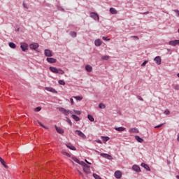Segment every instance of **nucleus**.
Here are the masks:
<instances>
[{
	"label": "nucleus",
	"mask_w": 179,
	"mask_h": 179,
	"mask_svg": "<svg viewBox=\"0 0 179 179\" xmlns=\"http://www.w3.org/2000/svg\"><path fill=\"white\" fill-rule=\"evenodd\" d=\"M74 99H76V100L79 101H80L81 100H83V96H74Z\"/></svg>",
	"instance_id": "31"
},
{
	"label": "nucleus",
	"mask_w": 179,
	"mask_h": 179,
	"mask_svg": "<svg viewBox=\"0 0 179 179\" xmlns=\"http://www.w3.org/2000/svg\"><path fill=\"white\" fill-rule=\"evenodd\" d=\"M85 162H86V163H87V164H91L90 162H87V159H85Z\"/></svg>",
	"instance_id": "52"
},
{
	"label": "nucleus",
	"mask_w": 179,
	"mask_h": 179,
	"mask_svg": "<svg viewBox=\"0 0 179 179\" xmlns=\"http://www.w3.org/2000/svg\"><path fill=\"white\" fill-rule=\"evenodd\" d=\"M59 111L64 114V115H69V114H72V111L70 110H66L64 108H59Z\"/></svg>",
	"instance_id": "2"
},
{
	"label": "nucleus",
	"mask_w": 179,
	"mask_h": 179,
	"mask_svg": "<svg viewBox=\"0 0 179 179\" xmlns=\"http://www.w3.org/2000/svg\"><path fill=\"white\" fill-rule=\"evenodd\" d=\"M130 134H139V130L136 128H131L129 130Z\"/></svg>",
	"instance_id": "13"
},
{
	"label": "nucleus",
	"mask_w": 179,
	"mask_h": 179,
	"mask_svg": "<svg viewBox=\"0 0 179 179\" xmlns=\"http://www.w3.org/2000/svg\"><path fill=\"white\" fill-rule=\"evenodd\" d=\"M76 134L83 139H86V135H85L80 130H76Z\"/></svg>",
	"instance_id": "5"
},
{
	"label": "nucleus",
	"mask_w": 179,
	"mask_h": 179,
	"mask_svg": "<svg viewBox=\"0 0 179 179\" xmlns=\"http://www.w3.org/2000/svg\"><path fill=\"white\" fill-rule=\"evenodd\" d=\"M95 152H96V153H99V151H97V150H96Z\"/></svg>",
	"instance_id": "57"
},
{
	"label": "nucleus",
	"mask_w": 179,
	"mask_h": 179,
	"mask_svg": "<svg viewBox=\"0 0 179 179\" xmlns=\"http://www.w3.org/2000/svg\"><path fill=\"white\" fill-rule=\"evenodd\" d=\"M85 70L87 71V72H92V71H93V67H92V66L90 65H86Z\"/></svg>",
	"instance_id": "19"
},
{
	"label": "nucleus",
	"mask_w": 179,
	"mask_h": 179,
	"mask_svg": "<svg viewBox=\"0 0 179 179\" xmlns=\"http://www.w3.org/2000/svg\"><path fill=\"white\" fill-rule=\"evenodd\" d=\"M46 61H48L49 64H55V62H57V59L52 57H48Z\"/></svg>",
	"instance_id": "12"
},
{
	"label": "nucleus",
	"mask_w": 179,
	"mask_h": 179,
	"mask_svg": "<svg viewBox=\"0 0 179 179\" xmlns=\"http://www.w3.org/2000/svg\"><path fill=\"white\" fill-rule=\"evenodd\" d=\"M99 108L104 109V108H106V105H104L103 103H99Z\"/></svg>",
	"instance_id": "35"
},
{
	"label": "nucleus",
	"mask_w": 179,
	"mask_h": 179,
	"mask_svg": "<svg viewBox=\"0 0 179 179\" xmlns=\"http://www.w3.org/2000/svg\"><path fill=\"white\" fill-rule=\"evenodd\" d=\"M110 59L109 56H102L101 59H103L104 61H108Z\"/></svg>",
	"instance_id": "32"
},
{
	"label": "nucleus",
	"mask_w": 179,
	"mask_h": 179,
	"mask_svg": "<svg viewBox=\"0 0 179 179\" xmlns=\"http://www.w3.org/2000/svg\"><path fill=\"white\" fill-rule=\"evenodd\" d=\"M97 143H101V141L98 140V141H97Z\"/></svg>",
	"instance_id": "51"
},
{
	"label": "nucleus",
	"mask_w": 179,
	"mask_h": 179,
	"mask_svg": "<svg viewBox=\"0 0 179 179\" xmlns=\"http://www.w3.org/2000/svg\"><path fill=\"white\" fill-rule=\"evenodd\" d=\"M71 117L74 121H80V118H79V117L76 116V115H72Z\"/></svg>",
	"instance_id": "25"
},
{
	"label": "nucleus",
	"mask_w": 179,
	"mask_h": 179,
	"mask_svg": "<svg viewBox=\"0 0 179 179\" xmlns=\"http://www.w3.org/2000/svg\"><path fill=\"white\" fill-rule=\"evenodd\" d=\"M141 167H143L148 171H150V168L149 167V165H148V164H146L145 163H141Z\"/></svg>",
	"instance_id": "18"
},
{
	"label": "nucleus",
	"mask_w": 179,
	"mask_h": 179,
	"mask_svg": "<svg viewBox=\"0 0 179 179\" xmlns=\"http://www.w3.org/2000/svg\"><path fill=\"white\" fill-rule=\"evenodd\" d=\"M70 36H71V37H76V31L70 32Z\"/></svg>",
	"instance_id": "37"
},
{
	"label": "nucleus",
	"mask_w": 179,
	"mask_h": 179,
	"mask_svg": "<svg viewBox=\"0 0 179 179\" xmlns=\"http://www.w3.org/2000/svg\"><path fill=\"white\" fill-rule=\"evenodd\" d=\"M138 100H140L141 101H143V98L141 97V96H138Z\"/></svg>",
	"instance_id": "47"
},
{
	"label": "nucleus",
	"mask_w": 179,
	"mask_h": 179,
	"mask_svg": "<svg viewBox=\"0 0 179 179\" xmlns=\"http://www.w3.org/2000/svg\"><path fill=\"white\" fill-rule=\"evenodd\" d=\"M100 155L104 159H108V160H113V157L108 154L101 153Z\"/></svg>",
	"instance_id": "6"
},
{
	"label": "nucleus",
	"mask_w": 179,
	"mask_h": 179,
	"mask_svg": "<svg viewBox=\"0 0 179 179\" xmlns=\"http://www.w3.org/2000/svg\"><path fill=\"white\" fill-rule=\"evenodd\" d=\"M136 141H138L139 143H143V139L139 137V136H135Z\"/></svg>",
	"instance_id": "24"
},
{
	"label": "nucleus",
	"mask_w": 179,
	"mask_h": 179,
	"mask_svg": "<svg viewBox=\"0 0 179 179\" xmlns=\"http://www.w3.org/2000/svg\"><path fill=\"white\" fill-rule=\"evenodd\" d=\"M72 159L73 160V162H76V163H78V164H80V161H79V159L75 157H72Z\"/></svg>",
	"instance_id": "30"
},
{
	"label": "nucleus",
	"mask_w": 179,
	"mask_h": 179,
	"mask_svg": "<svg viewBox=\"0 0 179 179\" xmlns=\"http://www.w3.org/2000/svg\"><path fill=\"white\" fill-rule=\"evenodd\" d=\"M176 177H177L178 179H179V176H177Z\"/></svg>",
	"instance_id": "58"
},
{
	"label": "nucleus",
	"mask_w": 179,
	"mask_h": 179,
	"mask_svg": "<svg viewBox=\"0 0 179 179\" xmlns=\"http://www.w3.org/2000/svg\"><path fill=\"white\" fill-rule=\"evenodd\" d=\"M45 90H47V92H50L51 93H57V90L52 87H45Z\"/></svg>",
	"instance_id": "15"
},
{
	"label": "nucleus",
	"mask_w": 179,
	"mask_h": 179,
	"mask_svg": "<svg viewBox=\"0 0 179 179\" xmlns=\"http://www.w3.org/2000/svg\"><path fill=\"white\" fill-rule=\"evenodd\" d=\"M28 48H29V45H27V43H21L20 48L22 51H27V50H29Z\"/></svg>",
	"instance_id": "4"
},
{
	"label": "nucleus",
	"mask_w": 179,
	"mask_h": 179,
	"mask_svg": "<svg viewBox=\"0 0 179 179\" xmlns=\"http://www.w3.org/2000/svg\"><path fill=\"white\" fill-rule=\"evenodd\" d=\"M90 17L94 19V20H97L99 21L100 20V17H99V15L96 13H91L90 14Z\"/></svg>",
	"instance_id": "3"
},
{
	"label": "nucleus",
	"mask_w": 179,
	"mask_h": 179,
	"mask_svg": "<svg viewBox=\"0 0 179 179\" xmlns=\"http://www.w3.org/2000/svg\"><path fill=\"white\" fill-rule=\"evenodd\" d=\"M38 123L39 124V125H41V127L45 128V129H48V127L44 126V124H43L41 122H38Z\"/></svg>",
	"instance_id": "39"
},
{
	"label": "nucleus",
	"mask_w": 179,
	"mask_h": 179,
	"mask_svg": "<svg viewBox=\"0 0 179 179\" xmlns=\"http://www.w3.org/2000/svg\"><path fill=\"white\" fill-rule=\"evenodd\" d=\"M115 131H118V132H123V131H125V127H115Z\"/></svg>",
	"instance_id": "22"
},
{
	"label": "nucleus",
	"mask_w": 179,
	"mask_h": 179,
	"mask_svg": "<svg viewBox=\"0 0 179 179\" xmlns=\"http://www.w3.org/2000/svg\"><path fill=\"white\" fill-rule=\"evenodd\" d=\"M163 125H164V123L155 126V128H160L161 127H163Z\"/></svg>",
	"instance_id": "43"
},
{
	"label": "nucleus",
	"mask_w": 179,
	"mask_h": 179,
	"mask_svg": "<svg viewBox=\"0 0 179 179\" xmlns=\"http://www.w3.org/2000/svg\"><path fill=\"white\" fill-rule=\"evenodd\" d=\"M110 12L112 15H117V13H118V11H117V10L114 8H110Z\"/></svg>",
	"instance_id": "20"
},
{
	"label": "nucleus",
	"mask_w": 179,
	"mask_h": 179,
	"mask_svg": "<svg viewBox=\"0 0 179 179\" xmlns=\"http://www.w3.org/2000/svg\"><path fill=\"white\" fill-rule=\"evenodd\" d=\"M178 44H179V40H173V41H169V45H173V47H175V45H177Z\"/></svg>",
	"instance_id": "11"
},
{
	"label": "nucleus",
	"mask_w": 179,
	"mask_h": 179,
	"mask_svg": "<svg viewBox=\"0 0 179 179\" xmlns=\"http://www.w3.org/2000/svg\"><path fill=\"white\" fill-rule=\"evenodd\" d=\"M178 33H179V29H178Z\"/></svg>",
	"instance_id": "59"
},
{
	"label": "nucleus",
	"mask_w": 179,
	"mask_h": 179,
	"mask_svg": "<svg viewBox=\"0 0 179 179\" xmlns=\"http://www.w3.org/2000/svg\"><path fill=\"white\" fill-rule=\"evenodd\" d=\"M66 122H68L69 124L72 125V122L71 121V119H69V117H66Z\"/></svg>",
	"instance_id": "34"
},
{
	"label": "nucleus",
	"mask_w": 179,
	"mask_h": 179,
	"mask_svg": "<svg viewBox=\"0 0 179 179\" xmlns=\"http://www.w3.org/2000/svg\"><path fill=\"white\" fill-rule=\"evenodd\" d=\"M178 78H179V73L177 74Z\"/></svg>",
	"instance_id": "56"
},
{
	"label": "nucleus",
	"mask_w": 179,
	"mask_h": 179,
	"mask_svg": "<svg viewBox=\"0 0 179 179\" xmlns=\"http://www.w3.org/2000/svg\"><path fill=\"white\" fill-rule=\"evenodd\" d=\"M24 7L27 8V6H26V5H24Z\"/></svg>",
	"instance_id": "55"
},
{
	"label": "nucleus",
	"mask_w": 179,
	"mask_h": 179,
	"mask_svg": "<svg viewBox=\"0 0 179 179\" xmlns=\"http://www.w3.org/2000/svg\"><path fill=\"white\" fill-rule=\"evenodd\" d=\"M147 63H148V60L144 61L143 63L141 64V66H145Z\"/></svg>",
	"instance_id": "46"
},
{
	"label": "nucleus",
	"mask_w": 179,
	"mask_h": 179,
	"mask_svg": "<svg viewBox=\"0 0 179 179\" xmlns=\"http://www.w3.org/2000/svg\"><path fill=\"white\" fill-rule=\"evenodd\" d=\"M59 85H62V86H65V81L62 80H59L58 81Z\"/></svg>",
	"instance_id": "33"
},
{
	"label": "nucleus",
	"mask_w": 179,
	"mask_h": 179,
	"mask_svg": "<svg viewBox=\"0 0 179 179\" xmlns=\"http://www.w3.org/2000/svg\"><path fill=\"white\" fill-rule=\"evenodd\" d=\"M80 166H83L84 169H90V166L87 165L86 163H85L84 162H80Z\"/></svg>",
	"instance_id": "21"
},
{
	"label": "nucleus",
	"mask_w": 179,
	"mask_h": 179,
	"mask_svg": "<svg viewBox=\"0 0 179 179\" xmlns=\"http://www.w3.org/2000/svg\"><path fill=\"white\" fill-rule=\"evenodd\" d=\"M164 114H165L166 115H170V110H169L168 109L165 110Z\"/></svg>",
	"instance_id": "38"
},
{
	"label": "nucleus",
	"mask_w": 179,
	"mask_h": 179,
	"mask_svg": "<svg viewBox=\"0 0 179 179\" xmlns=\"http://www.w3.org/2000/svg\"><path fill=\"white\" fill-rule=\"evenodd\" d=\"M87 118H88V120H89L91 122H94V117H93V116H92V115H87Z\"/></svg>",
	"instance_id": "28"
},
{
	"label": "nucleus",
	"mask_w": 179,
	"mask_h": 179,
	"mask_svg": "<svg viewBox=\"0 0 179 179\" xmlns=\"http://www.w3.org/2000/svg\"><path fill=\"white\" fill-rule=\"evenodd\" d=\"M55 128L58 134H64V129L62 128L58 127L57 125L55 126Z\"/></svg>",
	"instance_id": "17"
},
{
	"label": "nucleus",
	"mask_w": 179,
	"mask_h": 179,
	"mask_svg": "<svg viewBox=\"0 0 179 179\" xmlns=\"http://www.w3.org/2000/svg\"><path fill=\"white\" fill-rule=\"evenodd\" d=\"M79 173H80V176H83V174L81 172H79Z\"/></svg>",
	"instance_id": "54"
},
{
	"label": "nucleus",
	"mask_w": 179,
	"mask_h": 179,
	"mask_svg": "<svg viewBox=\"0 0 179 179\" xmlns=\"http://www.w3.org/2000/svg\"><path fill=\"white\" fill-rule=\"evenodd\" d=\"M0 162L3 166V167H5V169H8L6 164H5V161L1 157H0Z\"/></svg>",
	"instance_id": "26"
},
{
	"label": "nucleus",
	"mask_w": 179,
	"mask_h": 179,
	"mask_svg": "<svg viewBox=\"0 0 179 179\" xmlns=\"http://www.w3.org/2000/svg\"><path fill=\"white\" fill-rule=\"evenodd\" d=\"M8 45L10 48H16V44H15L13 42H10Z\"/></svg>",
	"instance_id": "27"
},
{
	"label": "nucleus",
	"mask_w": 179,
	"mask_h": 179,
	"mask_svg": "<svg viewBox=\"0 0 179 179\" xmlns=\"http://www.w3.org/2000/svg\"><path fill=\"white\" fill-rule=\"evenodd\" d=\"M44 54L45 57H52V51L50 50L49 49H45L44 51Z\"/></svg>",
	"instance_id": "7"
},
{
	"label": "nucleus",
	"mask_w": 179,
	"mask_h": 179,
	"mask_svg": "<svg viewBox=\"0 0 179 179\" xmlns=\"http://www.w3.org/2000/svg\"><path fill=\"white\" fill-rule=\"evenodd\" d=\"M174 13H176V16L179 17V10H174Z\"/></svg>",
	"instance_id": "44"
},
{
	"label": "nucleus",
	"mask_w": 179,
	"mask_h": 179,
	"mask_svg": "<svg viewBox=\"0 0 179 179\" xmlns=\"http://www.w3.org/2000/svg\"><path fill=\"white\" fill-rule=\"evenodd\" d=\"M103 141H105V142H107L108 141H110V138L109 137H103Z\"/></svg>",
	"instance_id": "42"
},
{
	"label": "nucleus",
	"mask_w": 179,
	"mask_h": 179,
	"mask_svg": "<svg viewBox=\"0 0 179 179\" xmlns=\"http://www.w3.org/2000/svg\"><path fill=\"white\" fill-rule=\"evenodd\" d=\"M115 178L120 179L122 177V173H121V171H116L115 172Z\"/></svg>",
	"instance_id": "9"
},
{
	"label": "nucleus",
	"mask_w": 179,
	"mask_h": 179,
	"mask_svg": "<svg viewBox=\"0 0 179 179\" xmlns=\"http://www.w3.org/2000/svg\"><path fill=\"white\" fill-rule=\"evenodd\" d=\"M103 40H105L106 41H110V38H107L106 36H103Z\"/></svg>",
	"instance_id": "45"
},
{
	"label": "nucleus",
	"mask_w": 179,
	"mask_h": 179,
	"mask_svg": "<svg viewBox=\"0 0 179 179\" xmlns=\"http://www.w3.org/2000/svg\"><path fill=\"white\" fill-rule=\"evenodd\" d=\"M154 61L157 64V65H161L162 64V58L160 57V56H157L154 59Z\"/></svg>",
	"instance_id": "8"
},
{
	"label": "nucleus",
	"mask_w": 179,
	"mask_h": 179,
	"mask_svg": "<svg viewBox=\"0 0 179 179\" xmlns=\"http://www.w3.org/2000/svg\"><path fill=\"white\" fill-rule=\"evenodd\" d=\"M84 173L86 174H90V168H83Z\"/></svg>",
	"instance_id": "29"
},
{
	"label": "nucleus",
	"mask_w": 179,
	"mask_h": 179,
	"mask_svg": "<svg viewBox=\"0 0 179 179\" xmlns=\"http://www.w3.org/2000/svg\"><path fill=\"white\" fill-rule=\"evenodd\" d=\"M29 48L31 50H37L38 48V43H31L29 45Z\"/></svg>",
	"instance_id": "10"
},
{
	"label": "nucleus",
	"mask_w": 179,
	"mask_h": 179,
	"mask_svg": "<svg viewBox=\"0 0 179 179\" xmlns=\"http://www.w3.org/2000/svg\"><path fill=\"white\" fill-rule=\"evenodd\" d=\"M66 146L69 148V149H71V150H76V148L71 144H66Z\"/></svg>",
	"instance_id": "23"
},
{
	"label": "nucleus",
	"mask_w": 179,
	"mask_h": 179,
	"mask_svg": "<svg viewBox=\"0 0 179 179\" xmlns=\"http://www.w3.org/2000/svg\"><path fill=\"white\" fill-rule=\"evenodd\" d=\"M50 72H52V73H59V75H64L65 72H64V70L62 69H58L57 67L50 66L49 68Z\"/></svg>",
	"instance_id": "1"
},
{
	"label": "nucleus",
	"mask_w": 179,
	"mask_h": 179,
	"mask_svg": "<svg viewBox=\"0 0 179 179\" xmlns=\"http://www.w3.org/2000/svg\"><path fill=\"white\" fill-rule=\"evenodd\" d=\"M34 111L38 112V111H41V107L38 106L34 109Z\"/></svg>",
	"instance_id": "41"
},
{
	"label": "nucleus",
	"mask_w": 179,
	"mask_h": 179,
	"mask_svg": "<svg viewBox=\"0 0 179 179\" xmlns=\"http://www.w3.org/2000/svg\"><path fill=\"white\" fill-rule=\"evenodd\" d=\"M177 141H178V142H179V134H178Z\"/></svg>",
	"instance_id": "53"
},
{
	"label": "nucleus",
	"mask_w": 179,
	"mask_h": 179,
	"mask_svg": "<svg viewBox=\"0 0 179 179\" xmlns=\"http://www.w3.org/2000/svg\"><path fill=\"white\" fill-rule=\"evenodd\" d=\"M133 38H136V40H139V37L136 36H131Z\"/></svg>",
	"instance_id": "49"
},
{
	"label": "nucleus",
	"mask_w": 179,
	"mask_h": 179,
	"mask_svg": "<svg viewBox=\"0 0 179 179\" xmlns=\"http://www.w3.org/2000/svg\"><path fill=\"white\" fill-rule=\"evenodd\" d=\"M94 44L96 45V47H100L102 44L101 40H100V39L95 40Z\"/></svg>",
	"instance_id": "16"
},
{
	"label": "nucleus",
	"mask_w": 179,
	"mask_h": 179,
	"mask_svg": "<svg viewBox=\"0 0 179 179\" xmlns=\"http://www.w3.org/2000/svg\"><path fill=\"white\" fill-rule=\"evenodd\" d=\"M174 89H175V90H179V86L178 85H175Z\"/></svg>",
	"instance_id": "48"
},
{
	"label": "nucleus",
	"mask_w": 179,
	"mask_h": 179,
	"mask_svg": "<svg viewBox=\"0 0 179 179\" xmlns=\"http://www.w3.org/2000/svg\"><path fill=\"white\" fill-rule=\"evenodd\" d=\"M132 170H134V171H136V173L141 172V168L138 165H134L132 166Z\"/></svg>",
	"instance_id": "14"
},
{
	"label": "nucleus",
	"mask_w": 179,
	"mask_h": 179,
	"mask_svg": "<svg viewBox=\"0 0 179 179\" xmlns=\"http://www.w3.org/2000/svg\"><path fill=\"white\" fill-rule=\"evenodd\" d=\"M73 113H75L76 114H77V115H80V114H82V113L80 112V110H73Z\"/></svg>",
	"instance_id": "36"
},
{
	"label": "nucleus",
	"mask_w": 179,
	"mask_h": 179,
	"mask_svg": "<svg viewBox=\"0 0 179 179\" xmlns=\"http://www.w3.org/2000/svg\"><path fill=\"white\" fill-rule=\"evenodd\" d=\"M62 155H64V156H67L68 157H71L70 154L66 152H62Z\"/></svg>",
	"instance_id": "40"
},
{
	"label": "nucleus",
	"mask_w": 179,
	"mask_h": 179,
	"mask_svg": "<svg viewBox=\"0 0 179 179\" xmlns=\"http://www.w3.org/2000/svg\"><path fill=\"white\" fill-rule=\"evenodd\" d=\"M70 101H71V105L73 106V103H74V102H73V99L71 98V99H70Z\"/></svg>",
	"instance_id": "50"
}]
</instances>
